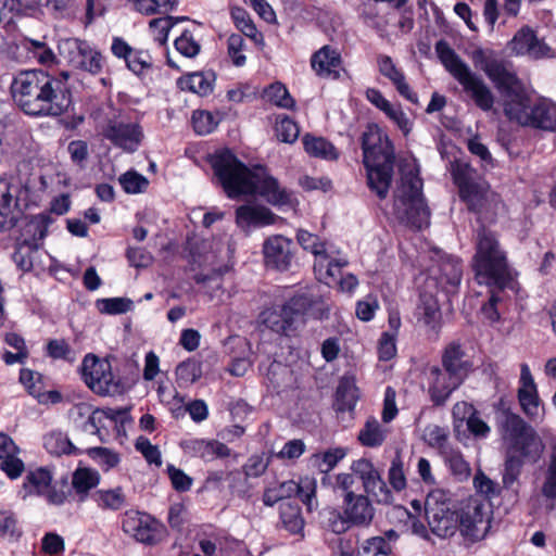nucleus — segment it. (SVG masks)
Instances as JSON below:
<instances>
[{
    "label": "nucleus",
    "instance_id": "nucleus-6",
    "mask_svg": "<svg viewBox=\"0 0 556 556\" xmlns=\"http://www.w3.org/2000/svg\"><path fill=\"white\" fill-rule=\"evenodd\" d=\"M421 189V179L417 174L409 172L402 175L394 191L393 210L396 218L415 229L427 227L430 218Z\"/></svg>",
    "mask_w": 556,
    "mask_h": 556
},
{
    "label": "nucleus",
    "instance_id": "nucleus-37",
    "mask_svg": "<svg viewBox=\"0 0 556 556\" xmlns=\"http://www.w3.org/2000/svg\"><path fill=\"white\" fill-rule=\"evenodd\" d=\"M302 143L304 151L312 157L332 161L339 156L334 146L323 137L305 134L302 138Z\"/></svg>",
    "mask_w": 556,
    "mask_h": 556
},
{
    "label": "nucleus",
    "instance_id": "nucleus-2",
    "mask_svg": "<svg viewBox=\"0 0 556 556\" xmlns=\"http://www.w3.org/2000/svg\"><path fill=\"white\" fill-rule=\"evenodd\" d=\"M11 94L15 104L30 116L56 117L72 103L66 79L39 70L18 73L11 84Z\"/></svg>",
    "mask_w": 556,
    "mask_h": 556
},
{
    "label": "nucleus",
    "instance_id": "nucleus-59",
    "mask_svg": "<svg viewBox=\"0 0 556 556\" xmlns=\"http://www.w3.org/2000/svg\"><path fill=\"white\" fill-rule=\"evenodd\" d=\"M175 49L186 58H193L200 52V45L193 38L190 31H184L178 38H176Z\"/></svg>",
    "mask_w": 556,
    "mask_h": 556
},
{
    "label": "nucleus",
    "instance_id": "nucleus-42",
    "mask_svg": "<svg viewBox=\"0 0 556 556\" xmlns=\"http://www.w3.org/2000/svg\"><path fill=\"white\" fill-rule=\"evenodd\" d=\"M280 519L281 522L290 533L299 534L304 528V519L301 514V508L291 503H282L280 505Z\"/></svg>",
    "mask_w": 556,
    "mask_h": 556
},
{
    "label": "nucleus",
    "instance_id": "nucleus-27",
    "mask_svg": "<svg viewBox=\"0 0 556 556\" xmlns=\"http://www.w3.org/2000/svg\"><path fill=\"white\" fill-rule=\"evenodd\" d=\"M369 496L370 495L366 493H359L341 502V509L352 526L365 527L371 522L375 509L370 503Z\"/></svg>",
    "mask_w": 556,
    "mask_h": 556
},
{
    "label": "nucleus",
    "instance_id": "nucleus-24",
    "mask_svg": "<svg viewBox=\"0 0 556 556\" xmlns=\"http://www.w3.org/2000/svg\"><path fill=\"white\" fill-rule=\"evenodd\" d=\"M279 217L264 205L245 204L236 210V224L245 232L274 225Z\"/></svg>",
    "mask_w": 556,
    "mask_h": 556
},
{
    "label": "nucleus",
    "instance_id": "nucleus-44",
    "mask_svg": "<svg viewBox=\"0 0 556 556\" xmlns=\"http://www.w3.org/2000/svg\"><path fill=\"white\" fill-rule=\"evenodd\" d=\"M445 464L448 466L452 475L458 481L467 480L471 473L469 464L464 459L460 452L447 450L443 452Z\"/></svg>",
    "mask_w": 556,
    "mask_h": 556
},
{
    "label": "nucleus",
    "instance_id": "nucleus-40",
    "mask_svg": "<svg viewBox=\"0 0 556 556\" xmlns=\"http://www.w3.org/2000/svg\"><path fill=\"white\" fill-rule=\"evenodd\" d=\"M236 27L256 46L263 48L265 46L264 36L257 30L250 15L243 9H235L231 12Z\"/></svg>",
    "mask_w": 556,
    "mask_h": 556
},
{
    "label": "nucleus",
    "instance_id": "nucleus-5",
    "mask_svg": "<svg viewBox=\"0 0 556 556\" xmlns=\"http://www.w3.org/2000/svg\"><path fill=\"white\" fill-rule=\"evenodd\" d=\"M471 266L480 285L495 286L503 290L513 280L506 252L502 249L496 233L489 229L481 228L477 232Z\"/></svg>",
    "mask_w": 556,
    "mask_h": 556
},
{
    "label": "nucleus",
    "instance_id": "nucleus-17",
    "mask_svg": "<svg viewBox=\"0 0 556 556\" xmlns=\"http://www.w3.org/2000/svg\"><path fill=\"white\" fill-rule=\"evenodd\" d=\"M453 177L459 188V194L469 206L477 210L485 199L489 185L477 177L475 169L467 163H456L453 166Z\"/></svg>",
    "mask_w": 556,
    "mask_h": 556
},
{
    "label": "nucleus",
    "instance_id": "nucleus-25",
    "mask_svg": "<svg viewBox=\"0 0 556 556\" xmlns=\"http://www.w3.org/2000/svg\"><path fill=\"white\" fill-rule=\"evenodd\" d=\"M20 453L21 450L13 439L9 434L0 432V469L11 480L18 479L25 470V464L18 456Z\"/></svg>",
    "mask_w": 556,
    "mask_h": 556
},
{
    "label": "nucleus",
    "instance_id": "nucleus-11",
    "mask_svg": "<svg viewBox=\"0 0 556 556\" xmlns=\"http://www.w3.org/2000/svg\"><path fill=\"white\" fill-rule=\"evenodd\" d=\"M425 514L430 530L439 538L452 536L458 529V517L451 494L443 489L431 490L425 501Z\"/></svg>",
    "mask_w": 556,
    "mask_h": 556
},
{
    "label": "nucleus",
    "instance_id": "nucleus-14",
    "mask_svg": "<svg viewBox=\"0 0 556 556\" xmlns=\"http://www.w3.org/2000/svg\"><path fill=\"white\" fill-rule=\"evenodd\" d=\"M490 514L488 503L479 498H469L460 508L457 530L470 542L480 541L484 539L490 529Z\"/></svg>",
    "mask_w": 556,
    "mask_h": 556
},
{
    "label": "nucleus",
    "instance_id": "nucleus-31",
    "mask_svg": "<svg viewBox=\"0 0 556 556\" xmlns=\"http://www.w3.org/2000/svg\"><path fill=\"white\" fill-rule=\"evenodd\" d=\"M442 368L465 380L470 364L465 359V352L458 342H451L442 354Z\"/></svg>",
    "mask_w": 556,
    "mask_h": 556
},
{
    "label": "nucleus",
    "instance_id": "nucleus-55",
    "mask_svg": "<svg viewBox=\"0 0 556 556\" xmlns=\"http://www.w3.org/2000/svg\"><path fill=\"white\" fill-rule=\"evenodd\" d=\"M219 123V118L208 111H195L192 114V125L197 134L208 135Z\"/></svg>",
    "mask_w": 556,
    "mask_h": 556
},
{
    "label": "nucleus",
    "instance_id": "nucleus-57",
    "mask_svg": "<svg viewBox=\"0 0 556 556\" xmlns=\"http://www.w3.org/2000/svg\"><path fill=\"white\" fill-rule=\"evenodd\" d=\"M212 83L213 80L208 75L204 73H193L188 76L185 85L190 91L200 96H206L213 90Z\"/></svg>",
    "mask_w": 556,
    "mask_h": 556
},
{
    "label": "nucleus",
    "instance_id": "nucleus-54",
    "mask_svg": "<svg viewBox=\"0 0 556 556\" xmlns=\"http://www.w3.org/2000/svg\"><path fill=\"white\" fill-rule=\"evenodd\" d=\"M245 50V42L241 35L231 34L227 39V53L232 64L241 67L247 63V56L243 53Z\"/></svg>",
    "mask_w": 556,
    "mask_h": 556
},
{
    "label": "nucleus",
    "instance_id": "nucleus-15",
    "mask_svg": "<svg viewBox=\"0 0 556 556\" xmlns=\"http://www.w3.org/2000/svg\"><path fill=\"white\" fill-rule=\"evenodd\" d=\"M123 531L136 541L155 545L164 536L165 528L149 514L129 510L126 511L122 521Z\"/></svg>",
    "mask_w": 556,
    "mask_h": 556
},
{
    "label": "nucleus",
    "instance_id": "nucleus-13",
    "mask_svg": "<svg viewBox=\"0 0 556 556\" xmlns=\"http://www.w3.org/2000/svg\"><path fill=\"white\" fill-rule=\"evenodd\" d=\"M60 55L74 68L97 75L104 66V58L91 43L78 38H66L59 43Z\"/></svg>",
    "mask_w": 556,
    "mask_h": 556
},
{
    "label": "nucleus",
    "instance_id": "nucleus-26",
    "mask_svg": "<svg viewBox=\"0 0 556 556\" xmlns=\"http://www.w3.org/2000/svg\"><path fill=\"white\" fill-rule=\"evenodd\" d=\"M182 448L190 456L199 457L204 462L226 458L231 454L230 448L217 440L189 439L184 441Z\"/></svg>",
    "mask_w": 556,
    "mask_h": 556
},
{
    "label": "nucleus",
    "instance_id": "nucleus-32",
    "mask_svg": "<svg viewBox=\"0 0 556 556\" xmlns=\"http://www.w3.org/2000/svg\"><path fill=\"white\" fill-rule=\"evenodd\" d=\"M321 484L328 486L336 496L341 498V502L358 494L354 491L356 479L352 472L326 475L321 478Z\"/></svg>",
    "mask_w": 556,
    "mask_h": 556
},
{
    "label": "nucleus",
    "instance_id": "nucleus-56",
    "mask_svg": "<svg viewBox=\"0 0 556 556\" xmlns=\"http://www.w3.org/2000/svg\"><path fill=\"white\" fill-rule=\"evenodd\" d=\"M131 307L132 302L125 298H110L97 301V308L101 313L109 315L124 314L130 311Z\"/></svg>",
    "mask_w": 556,
    "mask_h": 556
},
{
    "label": "nucleus",
    "instance_id": "nucleus-19",
    "mask_svg": "<svg viewBox=\"0 0 556 556\" xmlns=\"http://www.w3.org/2000/svg\"><path fill=\"white\" fill-rule=\"evenodd\" d=\"M52 475L45 468L30 470L23 482V498L29 495L45 496L49 503L61 505L65 501V493L55 490L52 485Z\"/></svg>",
    "mask_w": 556,
    "mask_h": 556
},
{
    "label": "nucleus",
    "instance_id": "nucleus-21",
    "mask_svg": "<svg viewBox=\"0 0 556 556\" xmlns=\"http://www.w3.org/2000/svg\"><path fill=\"white\" fill-rule=\"evenodd\" d=\"M518 399L523 413L533 420L542 419L544 407L539 399L536 384L527 364L520 366Z\"/></svg>",
    "mask_w": 556,
    "mask_h": 556
},
{
    "label": "nucleus",
    "instance_id": "nucleus-61",
    "mask_svg": "<svg viewBox=\"0 0 556 556\" xmlns=\"http://www.w3.org/2000/svg\"><path fill=\"white\" fill-rule=\"evenodd\" d=\"M269 466V458L264 454L249 457L242 469L247 478L261 477Z\"/></svg>",
    "mask_w": 556,
    "mask_h": 556
},
{
    "label": "nucleus",
    "instance_id": "nucleus-1",
    "mask_svg": "<svg viewBox=\"0 0 556 556\" xmlns=\"http://www.w3.org/2000/svg\"><path fill=\"white\" fill-rule=\"evenodd\" d=\"M211 165L226 194L231 199L258 193L275 206L294 204L292 193L281 188L277 179L263 167L249 169L228 149L215 152L211 156Z\"/></svg>",
    "mask_w": 556,
    "mask_h": 556
},
{
    "label": "nucleus",
    "instance_id": "nucleus-60",
    "mask_svg": "<svg viewBox=\"0 0 556 556\" xmlns=\"http://www.w3.org/2000/svg\"><path fill=\"white\" fill-rule=\"evenodd\" d=\"M177 0H141L138 4V12L144 15L172 11Z\"/></svg>",
    "mask_w": 556,
    "mask_h": 556
},
{
    "label": "nucleus",
    "instance_id": "nucleus-63",
    "mask_svg": "<svg viewBox=\"0 0 556 556\" xmlns=\"http://www.w3.org/2000/svg\"><path fill=\"white\" fill-rule=\"evenodd\" d=\"M447 430L438 425H428L422 438L425 442L431 447H442L447 440Z\"/></svg>",
    "mask_w": 556,
    "mask_h": 556
},
{
    "label": "nucleus",
    "instance_id": "nucleus-58",
    "mask_svg": "<svg viewBox=\"0 0 556 556\" xmlns=\"http://www.w3.org/2000/svg\"><path fill=\"white\" fill-rule=\"evenodd\" d=\"M125 414H126V410L113 409V408L94 410L87 419V421L85 424V430L89 431L91 433H98L99 432L98 424H100L102 421L103 417H106V418H110L113 420H117L119 417L122 418V416H124Z\"/></svg>",
    "mask_w": 556,
    "mask_h": 556
},
{
    "label": "nucleus",
    "instance_id": "nucleus-41",
    "mask_svg": "<svg viewBox=\"0 0 556 556\" xmlns=\"http://www.w3.org/2000/svg\"><path fill=\"white\" fill-rule=\"evenodd\" d=\"M100 480L101 477L97 470L78 468L73 475L72 484L76 493L83 495L81 500H84L88 492L100 483Z\"/></svg>",
    "mask_w": 556,
    "mask_h": 556
},
{
    "label": "nucleus",
    "instance_id": "nucleus-30",
    "mask_svg": "<svg viewBox=\"0 0 556 556\" xmlns=\"http://www.w3.org/2000/svg\"><path fill=\"white\" fill-rule=\"evenodd\" d=\"M418 323L427 331L438 334L441 328V313L438 300L432 292L427 290L420 293V304L417 308Z\"/></svg>",
    "mask_w": 556,
    "mask_h": 556
},
{
    "label": "nucleus",
    "instance_id": "nucleus-47",
    "mask_svg": "<svg viewBox=\"0 0 556 556\" xmlns=\"http://www.w3.org/2000/svg\"><path fill=\"white\" fill-rule=\"evenodd\" d=\"M43 445L48 453L55 456L68 455L75 451V446L62 432H51L47 434L43 440Z\"/></svg>",
    "mask_w": 556,
    "mask_h": 556
},
{
    "label": "nucleus",
    "instance_id": "nucleus-29",
    "mask_svg": "<svg viewBox=\"0 0 556 556\" xmlns=\"http://www.w3.org/2000/svg\"><path fill=\"white\" fill-rule=\"evenodd\" d=\"M439 264L430 269V276L427 278V288L437 287L438 274L441 282H446L452 287L459 285L463 274L460 261L457 257L445 254L439 255Z\"/></svg>",
    "mask_w": 556,
    "mask_h": 556
},
{
    "label": "nucleus",
    "instance_id": "nucleus-16",
    "mask_svg": "<svg viewBox=\"0 0 556 556\" xmlns=\"http://www.w3.org/2000/svg\"><path fill=\"white\" fill-rule=\"evenodd\" d=\"M350 470L355 479L362 482L364 492L377 500L379 503H390L392 495L382 479L381 471L374 463L365 457L357 458L351 463Z\"/></svg>",
    "mask_w": 556,
    "mask_h": 556
},
{
    "label": "nucleus",
    "instance_id": "nucleus-36",
    "mask_svg": "<svg viewBox=\"0 0 556 556\" xmlns=\"http://www.w3.org/2000/svg\"><path fill=\"white\" fill-rule=\"evenodd\" d=\"M340 63V54L329 46H324L312 58V67L319 76L324 77L337 73Z\"/></svg>",
    "mask_w": 556,
    "mask_h": 556
},
{
    "label": "nucleus",
    "instance_id": "nucleus-18",
    "mask_svg": "<svg viewBox=\"0 0 556 556\" xmlns=\"http://www.w3.org/2000/svg\"><path fill=\"white\" fill-rule=\"evenodd\" d=\"M81 371L84 381L93 392L108 395L117 391L118 386L114 380L110 362L87 355L83 361Z\"/></svg>",
    "mask_w": 556,
    "mask_h": 556
},
{
    "label": "nucleus",
    "instance_id": "nucleus-7",
    "mask_svg": "<svg viewBox=\"0 0 556 556\" xmlns=\"http://www.w3.org/2000/svg\"><path fill=\"white\" fill-rule=\"evenodd\" d=\"M435 52L446 71L463 86L476 105L483 111H490L494 104V96L482 78L463 62L446 41H438Z\"/></svg>",
    "mask_w": 556,
    "mask_h": 556
},
{
    "label": "nucleus",
    "instance_id": "nucleus-64",
    "mask_svg": "<svg viewBox=\"0 0 556 556\" xmlns=\"http://www.w3.org/2000/svg\"><path fill=\"white\" fill-rule=\"evenodd\" d=\"M542 493L549 498L556 497V445L551 455V462L547 468L545 482L542 486Z\"/></svg>",
    "mask_w": 556,
    "mask_h": 556
},
{
    "label": "nucleus",
    "instance_id": "nucleus-4",
    "mask_svg": "<svg viewBox=\"0 0 556 556\" xmlns=\"http://www.w3.org/2000/svg\"><path fill=\"white\" fill-rule=\"evenodd\" d=\"M362 149L368 186L380 199H386L392 181L394 148L378 125L369 124L362 137Z\"/></svg>",
    "mask_w": 556,
    "mask_h": 556
},
{
    "label": "nucleus",
    "instance_id": "nucleus-43",
    "mask_svg": "<svg viewBox=\"0 0 556 556\" xmlns=\"http://www.w3.org/2000/svg\"><path fill=\"white\" fill-rule=\"evenodd\" d=\"M358 399V390L355 383L345 378L342 379L337 389V406L341 412L352 410Z\"/></svg>",
    "mask_w": 556,
    "mask_h": 556
},
{
    "label": "nucleus",
    "instance_id": "nucleus-51",
    "mask_svg": "<svg viewBox=\"0 0 556 556\" xmlns=\"http://www.w3.org/2000/svg\"><path fill=\"white\" fill-rule=\"evenodd\" d=\"M118 181L126 193L136 194L144 192L149 180L136 170H128L119 176Z\"/></svg>",
    "mask_w": 556,
    "mask_h": 556
},
{
    "label": "nucleus",
    "instance_id": "nucleus-45",
    "mask_svg": "<svg viewBox=\"0 0 556 556\" xmlns=\"http://www.w3.org/2000/svg\"><path fill=\"white\" fill-rule=\"evenodd\" d=\"M20 381L27 389L28 393L38 399L39 402L51 400V392L45 393L41 388V375L30 369H22Z\"/></svg>",
    "mask_w": 556,
    "mask_h": 556
},
{
    "label": "nucleus",
    "instance_id": "nucleus-50",
    "mask_svg": "<svg viewBox=\"0 0 556 556\" xmlns=\"http://www.w3.org/2000/svg\"><path fill=\"white\" fill-rule=\"evenodd\" d=\"M176 380L180 387H186L195 382L202 375L200 364L194 359H187L180 363L176 368Z\"/></svg>",
    "mask_w": 556,
    "mask_h": 556
},
{
    "label": "nucleus",
    "instance_id": "nucleus-22",
    "mask_svg": "<svg viewBox=\"0 0 556 556\" xmlns=\"http://www.w3.org/2000/svg\"><path fill=\"white\" fill-rule=\"evenodd\" d=\"M293 242L282 235L268 237L263 243V255L266 266L278 270H287L293 258Z\"/></svg>",
    "mask_w": 556,
    "mask_h": 556
},
{
    "label": "nucleus",
    "instance_id": "nucleus-23",
    "mask_svg": "<svg viewBox=\"0 0 556 556\" xmlns=\"http://www.w3.org/2000/svg\"><path fill=\"white\" fill-rule=\"evenodd\" d=\"M428 392L435 404H443L464 380L438 366L427 371Z\"/></svg>",
    "mask_w": 556,
    "mask_h": 556
},
{
    "label": "nucleus",
    "instance_id": "nucleus-12",
    "mask_svg": "<svg viewBox=\"0 0 556 556\" xmlns=\"http://www.w3.org/2000/svg\"><path fill=\"white\" fill-rule=\"evenodd\" d=\"M476 61L478 66L501 92L505 112L506 104L510 100H515V96H521L526 91L521 81L517 78L509 65L501 59L479 52L476 56Z\"/></svg>",
    "mask_w": 556,
    "mask_h": 556
},
{
    "label": "nucleus",
    "instance_id": "nucleus-9",
    "mask_svg": "<svg viewBox=\"0 0 556 556\" xmlns=\"http://www.w3.org/2000/svg\"><path fill=\"white\" fill-rule=\"evenodd\" d=\"M296 239L304 250L315 256L314 270L319 281L330 285L334 281L339 269L348 266L346 255L336 245L320 241L318 236L300 229Z\"/></svg>",
    "mask_w": 556,
    "mask_h": 556
},
{
    "label": "nucleus",
    "instance_id": "nucleus-33",
    "mask_svg": "<svg viewBox=\"0 0 556 556\" xmlns=\"http://www.w3.org/2000/svg\"><path fill=\"white\" fill-rule=\"evenodd\" d=\"M92 500L101 510L117 511L127 505V496L122 486L99 489L92 494Z\"/></svg>",
    "mask_w": 556,
    "mask_h": 556
},
{
    "label": "nucleus",
    "instance_id": "nucleus-8",
    "mask_svg": "<svg viewBox=\"0 0 556 556\" xmlns=\"http://www.w3.org/2000/svg\"><path fill=\"white\" fill-rule=\"evenodd\" d=\"M505 115L521 126L545 131H556V102L541 97L532 101L525 91L506 104Z\"/></svg>",
    "mask_w": 556,
    "mask_h": 556
},
{
    "label": "nucleus",
    "instance_id": "nucleus-38",
    "mask_svg": "<svg viewBox=\"0 0 556 556\" xmlns=\"http://www.w3.org/2000/svg\"><path fill=\"white\" fill-rule=\"evenodd\" d=\"M346 450L344 447H331L311 456V465L321 473L328 475L344 457Z\"/></svg>",
    "mask_w": 556,
    "mask_h": 556
},
{
    "label": "nucleus",
    "instance_id": "nucleus-52",
    "mask_svg": "<svg viewBox=\"0 0 556 556\" xmlns=\"http://www.w3.org/2000/svg\"><path fill=\"white\" fill-rule=\"evenodd\" d=\"M182 20H185V17L173 16H165L151 20L149 26L154 40L157 41L160 45L165 43L170 28Z\"/></svg>",
    "mask_w": 556,
    "mask_h": 556
},
{
    "label": "nucleus",
    "instance_id": "nucleus-46",
    "mask_svg": "<svg viewBox=\"0 0 556 556\" xmlns=\"http://www.w3.org/2000/svg\"><path fill=\"white\" fill-rule=\"evenodd\" d=\"M87 454L105 472L116 468L121 463V455L108 447H92Z\"/></svg>",
    "mask_w": 556,
    "mask_h": 556
},
{
    "label": "nucleus",
    "instance_id": "nucleus-53",
    "mask_svg": "<svg viewBox=\"0 0 556 556\" xmlns=\"http://www.w3.org/2000/svg\"><path fill=\"white\" fill-rule=\"evenodd\" d=\"M298 490H296V496L301 498L303 504L307 506L309 510H312L316 505V489H317V482L316 479L313 477H303L300 479V481L296 482Z\"/></svg>",
    "mask_w": 556,
    "mask_h": 556
},
{
    "label": "nucleus",
    "instance_id": "nucleus-28",
    "mask_svg": "<svg viewBox=\"0 0 556 556\" xmlns=\"http://www.w3.org/2000/svg\"><path fill=\"white\" fill-rule=\"evenodd\" d=\"M377 64L379 73L392 83L403 98L412 103L418 102V97L406 81L404 72L395 65L389 55H379Z\"/></svg>",
    "mask_w": 556,
    "mask_h": 556
},
{
    "label": "nucleus",
    "instance_id": "nucleus-39",
    "mask_svg": "<svg viewBox=\"0 0 556 556\" xmlns=\"http://www.w3.org/2000/svg\"><path fill=\"white\" fill-rule=\"evenodd\" d=\"M389 429L380 425V422L371 417L368 418L364 428L358 433L359 442L367 447H377L380 446L387 435Z\"/></svg>",
    "mask_w": 556,
    "mask_h": 556
},
{
    "label": "nucleus",
    "instance_id": "nucleus-62",
    "mask_svg": "<svg viewBox=\"0 0 556 556\" xmlns=\"http://www.w3.org/2000/svg\"><path fill=\"white\" fill-rule=\"evenodd\" d=\"M263 324L277 333L286 332L287 321L282 317L281 307H271L264 311L261 315Z\"/></svg>",
    "mask_w": 556,
    "mask_h": 556
},
{
    "label": "nucleus",
    "instance_id": "nucleus-10",
    "mask_svg": "<svg viewBox=\"0 0 556 556\" xmlns=\"http://www.w3.org/2000/svg\"><path fill=\"white\" fill-rule=\"evenodd\" d=\"M99 134L126 153L136 152L144 139L141 125L121 111L112 113L99 124Z\"/></svg>",
    "mask_w": 556,
    "mask_h": 556
},
{
    "label": "nucleus",
    "instance_id": "nucleus-49",
    "mask_svg": "<svg viewBox=\"0 0 556 556\" xmlns=\"http://www.w3.org/2000/svg\"><path fill=\"white\" fill-rule=\"evenodd\" d=\"M263 98L267 102L283 109H290L294 104L288 89L280 83H275L267 87L263 92Z\"/></svg>",
    "mask_w": 556,
    "mask_h": 556
},
{
    "label": "nucleus",
    "instance_id": "nucleus-35",
    "mask_svg": "<svg viewBox=\"0 0 556 556\" xmlns=\"http://www.w3.org/2000/svg\"><path fill=\"white\" fill-rule=\"evenodd\" d=\"M315 303L313 298L307 294H300L291 298L283 306H281L282 317L287 321L286 331L293 326L294 323L311 309Z\"/></svg>",
    "mask_w": 556,
    "mask_h": 556
},
{
    "label": "nucleus",
    "instance_id": "nucleus-34",
    "mask_svg": "<svg viewBox=\"0 0 556 556\" xmlns=\"http://www.w3.org/2000/svg\"><path fill=\"white\" fill-rule=\"evenodd\" d=\"M315 303L313 298L307 294H300L291 298L283 306H281L282 317L287 321L286 331L293 326L294 323L311 309Z\"/></svg>",
    "mask_w": 556,
    "mask_h": 556
},
{
    "label": "nucleus",
    "instance_id": "nucleus-3",
    "mask_svg": "<svg viewBox=\"0 0 556 556\" xmlns=\"http://www.w3.org/2000/svg\"><path fill=\"white\" fill-rule=\"evenodd\" d=\"M502 438L507 448L504 483L515 481L523 462L535 463L544 451V444L535 430L521 417L505 414L501 424Z\"/></svg>",
    "mask_w": 556,
    "mask_h": 556
},
{
    "label": "nucleus",
    "instance_id": "nucleus-20",
    "mask_svg": "<svg viewBox=\"0 0 556 556\" xmlns=\"http://www.w3.org/2000/svg\"><path fill=\"white\" fill-rule=\"evenodd\" d=\"M508 48L516 55H528L535 60L549 59L555 55L554 50L543 40L539 39L528 26L520 28L515 34L508 42Z\"/></svg>",
    "mask_w": 556,
    "mask_h": 556
},
{
    "label": "nucleus",
    "instance_id": "nucleus-48",
    "mask_svg": "<svg viewBox=\"0 0 556 556\" xmlns=\"http://www.w3.org/2000/svg\"><path fill=\"white\" fill-rule=\"evenodd\" d=\"M275 134L279 141L293 143L299 138L300 127L287 115H278L275 122Z\"/></svg>",
    "mask_w": 556,
    "mask_h": 556
}]
</instances>
